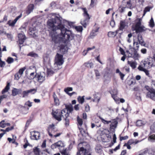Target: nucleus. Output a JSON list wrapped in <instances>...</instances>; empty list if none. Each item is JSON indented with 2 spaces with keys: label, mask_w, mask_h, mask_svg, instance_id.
<instances>
[{
  "label": "nucleus",
  "mask_w": 155,
  "mask_h": 155,
  "mask_svg": "<svg viewBox=\"0 0 155 155\" xmlns=\"http://www.w3.org/2000/svg\"><path fill=\"white\" fill-rule=\"evenodd\" d=\"M150 26L151 27H153L154 26V22L153 18H151L149 22Z\"/></svg>",
  "instance_id": "50"
},
{
  "label": "nucleus",
  "mask_w": 155,
  "mask_h": 155,
  "mask_svg": "<svg viewBox=\"0 0 155 155\" xmlns=\"http://www.w3.org/2000/svg\"><path fill=\"white\" fill-rule=\"evenodd\" d=\"M146 123V121L139 120L136 121V125L137 127H141L145 125Z\"/></svg>",
  "instance_id": "24"
},
{
  "label": "nucleus",
  "mask_w": 155,
  "mask_h": 155,
  "mask_svg": "<svg viewBox=\"0 0 155 155\" xmlns=\"http://www.w3.org/2000/svg\"><path fill=\"white\" fill-rule=\"evenodd\" d=\"M25 105H27L29 107L32 106V103L31 102L29 101H28L25 103Z\"/></svg>",
  "instance_id": "62"
},
{
  "label": "nucleus",
  "mask_w": 155,
  "mask_h": 155,
  "mask_svg": "<svg viewBox=\"0 0 155 155\" xmlns=\"http://www.w3.org/2000/svg\"><path fill=\"white\" fill-rule=\"evenodd\" d=\"M78 128L79 129V130L81 134L83 136H85L86 134L87 133V132L86 130H84L82 128H81L78 126Z\"/></svg>",
  "instance_id": "39"
},
{
  "label": "nucleus",
  "mask_w": 155,
  "mask_h": 155,
  "mask_svg": "<svg viewBox=\"0 0 155 155\" xmlns=\"http://www.w3.org/2000/svg\"><path fill=\"white\" fill-rule=\"evenodd\" d=\"M7 61L8 64L11 63L13 62L14 59L12 58L9 57L8 58Z\"/></svg>",
  "instance_id": "56"
},
{
  "label": "nucleus",
  "mask_w": 155,
  "mask_h": 155,
  "mask_svg": "<svg viewBox=\"0 0 155 155\" xmlns=\"http://www.w3.org/2000/svg\"><path fill=\"white\" fill-rule=\"evenodd\" d=\"M143 66V64L141 62V65L139 66L138 68V69L140 71H143L146 69L144 68V67Z\"/></svg>",
  "instance_id": "46"
},
{
  "label": "nucleus",
  "mask_w": 155,
  "mask_h": 155,
  "mask_svg": "<svg viewBox=\"0 0 155 155\" xmlns=\"http://www.w3.org/2000/svg\"><path fill=\"white\" fill-rule=\"evenodd\" d=\"M100 119L101 120L102 122L104 124H108L111 122V121H107L105 120L102 118L100 117Z\"/></svg>",
  "instance_id": "48"
},
{
  "label": "nucleus",
  "mask_w": 155,
  "mask_h": 155,
  "mask_svg": "<svg viewBox=\"0 0 155 155\" xmlns=\"http://www.w3.org/2000/svg\"><path fill=\"white\" fill-rule=\"evenodd\" d=\"M18 43L20 45L23 44L26 39L25 35L22 33H20L18 34Z\"/></svg>",
  "instance_id": "13"
},
{
  "label": "nucleus",
  "mask_w": 155,
  "mask_h": 155,
  "mask_svg": "<svg viewBox=\"0 0 155 155\" xmlns=\"http://www.w3.org/2000/svg\"><path fill=\"white\" fill-rule=\"evenodd\" d=\"M138 51L136 49L133 50V54L130 53L128 51H126V55L128 58H131L135 60H138L140 57V55L138 52Z\"/></svg>",
  "instance_id": "6"
},
{
  "label": "nucleus",
  "mask_w": 155,
  "mask_h": 155,
  "mask_svg": "<svg viewBox=\"0 0 155 155\" xmlns=\"http://www.w3.org/2000/svg\"><path fill=\"white\" fill-rule=\"evenodd\" d=\"M122 5L127 8H131L132 6L130 0H123Z\"/></svg>",
  "instance_id": "17"
},
{
  "label": "nucleus",
  "mask_w": 155,
  "mask_h": 155,
  "mask_svg": "<svg viewBox=\"0 0 155 155\" xmlns=\"http://www.w3.org/2000/svg\"><path fill=\"white\" fill-rule=\"evenodd\" d=\"M77 121L79 126H81L83 124V121L82 119L79 118L78 116L77 117Z\"/></svg>",
  "instance_id": "49"
},
{
  "label": "nucleus",
  "mask_w": 155,
  "mask_h": 155,
  "mask_svg": "<svg viewBox=\"0 0 155 155\" xmlns=\"http://www.w3.org/2000/svg\"><path fill=\"white\" fill-rule=\"evenodd\" d=\"M82 9L83 11V15L84 19L81 20V23L84 27L86 28L88 24L90 17L87 13L86 9L85 8H83Z\"/></svg>",
  "instance_id": "4"
},
{
  "label": "nucleus",
  "mask_w": 155,
  "mask_h": 155,
  "mask_svg": "<svg viewBox=\"0 0 155 155\" xmlns=\"http://www.w3.org/2000/svg\"><path fill=\"white\" fill-rule=\"evenodd\" d=\"M53 97L54 99V102L55 104L56 105H59V101L58 98L57 97L55 93L54 92L53 93Z\"/></svg>",
  "instance_id": "31"
},
{
  "label": "nucleus",
  "mask_w": 155,
  "mask_h": 155,
  "mask_svg": "<svg viewBox=\"0 0 155 155\" xmlns=\"http://www.w3.org/2000/svg\"><path fill=\"white\" fill-rule=\"evenodd\" d=\"M151 8L149 6H147L145 7V8H144V10H143V14L142 17H143V16H144L145 15L146 12H150Z\"/></svg>",
  "instance_id": "40"
},
{
  "label": "nucleus",
  "mask_w": 155,
  "mask_h": 155,
  "mask_svg": "<svg viewBox=\"0 0 155 155\" xmlns=\"http://www.w3.org/2000/svg\"><path fill=\"white\" fill-rule=\"evenodd\" d=\"M62 18L57 17L48 20L47 26L51 30L50 35L52 41L55 43L65 42L67 40H72L74 35L71 31L65 28L61 24Z\"/></svg>",
  "instance_id": "1"
},
{
  "label": "nucleus",
  "mask_w": 155,
  "mask_h": 155,
  "mask_svg": "<svg viewBox=\"0 0 155 155\" xmlns=\"http://www.w3.org/2000/svg\"><path fill=\"white\" fill-rule=\"evenodd\" d=\"M22 15L21 14L19 15L16 17V18L14 20H9L8 22V24L9 25V26H14L15 24L16 23L17 21L21 17Z\"/></svg>",
  "instance_id": "15"
},
{
  "label": "nucleus",
  "mask_w": 155,
  "mask_h": 155,
  "mask_svg": "<svg viewBox=\"0 0 155 155\" xmlns=\"http://www.w3.org/2000/svg\"><path fill=\"white\" fill-rule=\"evenodd\" d=\"M110 92L111 96L117 103H119V98L117 97L118 91L117 88H114L113 89L110 91Z\"/></svg>",
  "instance_id": "9"
},
{
  "label": "nucleus",
  "mask_w": 155,
  "mask_h": 155,
  "mask_svg": "<svg viewBox=\"0 0 155 155\" xmlns=\"http://www.w3.org/2000/svg\"><path fill=\"white\" fill-rule=\"evenodd\" d=\"M5 121L2 120L0 122V127L4 128L6 127V124L4 123Z\"/></svg>",
  "instance_id": "54"
},
{
  "label": "nucleus",
  "mask_w": 155,
  "mask_h": 155,
  "mask_svg": "<svg viewBox=\"0 0 155 155\" xmlns=\"http://www.w3.org/2000/svg\"><path fill=\"white\" fill-rule=\"evenodd\" d=\"M140 44L139 43H138V41H137L135 39H134L133 46L136 48V49H137V50H138Z\"/></svg>",
  "instance_id": "35"
},
{
  "label": "nucleus",
  "mask_w": 155,
  "mask_h": 155,
  "mask_svg": "<svg viewBox=\"0 0 155 155\" xmlns=\"http://www.w3.org/2000/svg\"><path fill=\"white\" fill-rule=\"evenodd\" d=\"M104 133L107 134H106V136L105 138L107 139L105 141H104V142H108L111 139V136L110 134V132L107 129H105L104 130Z\"/></svg>",
  "instance_id": "22"
},
{
  "label": "nucleus",
  "mask_w": 155,
  "mask_h": 155,
  "mask_svg": "<svg viewBox=\"0 0 155 155\" xmlns=\"http://www.w3.org/2000/svg\"><path fill=\"white\" fill-rule=\"evenodd\" d=\"M137 41L141 45L144 46L145 45V44L143 41V37L140 34H138L137 36Z\"/></svg>",
  "instance_id": "23"
},
{
  "label": "nucleus",
  "mask_w": 155,
  "mask_h": 155,
  "mask_svg": "<svg viewBox=\"0 0 155 155\" xmlns=\"http://www.w3.org/2000/svg\"><path fill=\"white\" fill-rule=\"evenodd\" d=\"M119 30H117L115 31H109L108 33V35L110 37H114L119 33Z\"/></svg>",
  "instance_id": "27"
},
{
  "label": "nucleus",
  "mask_w": 155,
  "mask_h": 155,
  "mask_svg": "<svg viewBox=\"0 0 155 155\" xmlns=\"http://www.w3.org/2000/svg\"><path fill=\"white\" fill-rule=\"evenodd\" d=\"M94 98L96 100L97 103H98L100 99V94L98 93H96L94 95Z\"/></svg>",
  "instance_id": "36"
},
{
  "label": "nucleus",
  "mask_w": 155,
  "mask_h": 155,
  "mask_svg": "<svg viewBox=\"0 0 155 155\" xmlns=\"http://www.w3.org/2000/svg\"><path fill=\"white\" fill-rule=\"evenodd\" d=\"M75 29L77 31L80 32L82 31L83 30L82 27L81 26H76L75 27Z\"/></svg>",
  "instance_id": "52"
},
{
  "label": "nucleus",
  "mask_w": 155,
  "mask_h": 155,
  "mask_svg": "<svg viewBox=\"0 0 155 155\" xmlns=\"http://www.w3.org/2000/svg\"><path fill=\"white\" fill-rule=\"evenodd\" d=\"M29 93H31L32 94H34L36 91V90L35 89H31L28 90Z\"/></svg>",
  "instance_id": "60"
},
{
  "label": "nucleus",
  "mask_w": 155,
  "mask_h": 155,
  "mask_svg": "<svg viewBox=\"0 0 155 155\" xmlns=\"http://www.w3.org/2000/svg\"><path fill=\"white\" fill-rule=\"evenodd\" d=\"M44 63L45 64H49L50 63V59L47 55L44 56L43 58Z\"/></svg>",
  "instance_id": "29"
},
{
  "label": "nucleus",
  "mask_w": 155,
  "mask_h": 155,
  "mask_svg": "<svg viewBox=\"0 0 155 155\" xmlns=\"http://www.w3.org/2000/svg\"><path fill=\"white\" fill-rule=\"evenodd\" d=\"M30 134L31 139L37 140L40 139V134L39 132L34 131L31 132Z\"/></svg>",
  "instance_id": "12"
},
{
  "label": "nucleus",
  "mask_w": 155,
  "mask_h": 155,
  "mask_svg": "<svg viewBox=\"0 0 155 155\" xmlns=\"http://www.w3.org/2000/svg\"><path fill=\"white\" fill-rule=\"evenodd\" d=\"M90 110V107L88 104H86L85 106V110L86 112H88Z\"/></svg>",
  "instance_id": "59"
},
{
  "label": "nucleus",
  "mask_w": 155,
  "mask_h": 155,
  "mask_svg": "<svg viewBox=\"0 0 155 155\" xmlns=\"http://www.w3.org/2000/svg\"><path fill=\"white\" fill-rule=\"evenodd\" d=\"M127 63L132 69H134L136 68L137 63L135 61H128Z\"/></svg>",
  "instance_id": "28"
},
{
  "label": "nucleus",
  "mask_w": 155,
  "mask_h": 155,
  "mask_svg": "<svg viewBox=\"0 0 155 155\" xmlns=\"http://www.w3.org/2000/svg\"><path fill=\"white\" fill-rule=\"evenodd\" d=\"M9 83H8L5 87V88L2 91V94H4L6 92H7L9 90L10 87H9Z\"/></svg>",
  "instance_id": "38"
},
{
  "label": "nucleus",
  "mask_w": 155,
  "mask_h": 155,
  "mask_svg": "<svg viewBox=\"0 0 155 155\" xmlns=\"http://www.w3.org/2000/svg\"><path fill=\"white\" fill-rule=\"evenodd\" d=\"M34 5L33 4H31L28 5L27 7L28 9L26 11V14L29 15L31 12L33 11L34 9Z\"/></svg>",
  "instance_id": "26"
},
{
  "label": "nucleus",
  "mask_w": 155,
  "mask_h": 155,
  "mask_svg": "<svg viewBox=\"0 0 155 155\" xmlns=\"http://www.w3.org/2000/svg\"><path fill=\"white\" fill-rule=\"evenodd\" d=\"M126 8H127L121 5L119 7V10L120 12L123 13L125 11Z\"/></svg>",
  "instance_id": "44"
},
{
  "label": "nucleus",
  "mask_w": 155,
  "mask_h": 155,
  "mask_svg": "<svg viewBox=\"0 0 155 155\" xmlns=\"http://www.w3.org/2000/svg\"><path fill=\"white\" fill-rule=\"evenodd\" d=\"M25 69V67H23L19 70L18 72L16 73L15 75V79L18 80L21 77L23 74L24 71Z\"/></svg>",
  "instance_id": "16"
},
{
  "label": "nucleus",
  "mask_w": 155,
  "mask_h": 155,
  "mask_svg": "<svg viewBox=\"0 0 155 155\" xmlns=\"http://www.w3.org/2000/svg\"><path fill=\"white\" fill-rule=\"evenodd\" d=\"M21 90L17 89H14L12 91V94L13 96H15L20 93Z\"/></svg>",
  "instance_id": "34"
},
{
  "label": "nucleus",
  "mask_w": 155,
  "mask_h": 155,
  "mask_svg": "<svg viewBox=\"0 0 155 155\" xmlns=\"http://www.w3.org/2000/svg\"><path fill=\"white\" fill-rule=\"evenodd\" d=\"M82 144H83L82 147L78 149L77 155H91L88 151L89 145L86 142H83L82 143H79L78 146H81Z\"/></svg>",
  "instance_id": "2"
},
{
  "label": "nucleus",
  "mask_w": 155,
  "mask_h": 155,
  "mask_svg": "<svg viewBox=\"0 0 155 155\" xmlns=\"http://www.w3.org/2000/svg\"><path fill=\"white\" fill-rule=\"evenodd\" d=\"M28 55L34 57H38V55L37 54L33 52H31L30 53H29L28 54Z\"/></svg>",
  "instance_id": "47"
},
{
  "label": "nucleus",
  "mask_w": 155,
  "mask_h": 155,
  "mask_svg": "<svg viewBox=\"0 0 155 155\" xmlns=\"http://www.w3.org/2000/svg\"><path fill=\"white\" fill-rule=\"evenodd\" d=\"M84 65L87 68H92L93 66V64L91 62L86 63H84Z\"/></svg>",
  "instance_id": "45"
},
{
  "label": "nucleus",
  "mask_w": 155,
  "mask_h": 155,
  "mask_svg": "<svg viewBox=\"0 0 155 155\" xmlns=\"http://www.w3.org/2000/svg\"><path fill=\"white\" fill-rule=\"evenodd\" d=\"M64 119L65 120V125L66 127H68L69 125V120L68 118Z\"/></svg>",
  "instance_id": "53"
},
{
  "label": "nucleus",
  "mask_w": 155,
  "mask_h": 155,
  "mask_svg": "<svg viewBox=\"0 0 155 155\" xmlns=\"http://www.w3.org/2000/svg\"><path fill=\"white\" fill-rule=\"evenodd\" d=\"M110 25L113 28L114 27L115 25V22L113 19L111 20L110 22Z\"/></svg>",
  "instance_id": "57"
},
{
  "label": "nucleus",
  "mask_w": 155,
  "mask_h": 155,
  "mask_svg": "<svg viewBox=\"0 0 155 155\" xmlns=\"http://www.w3.org/2000/svg\"><path fill=\"white\" fill-rule=\"evenodd\" d=\"M148 149L146 148L141 150L138 155H144L146 154L148 151Z\"/></svg>",
  "instance_id": "41"
},
{
  "label": "nucleus",
  "mask_w": 155,
  "mask_h": 155,
  "mask_svg": "<svg viewBox=\"0 0 155 155\" xmlns=\"http://www.w3.org/2000/svg\"><path fill=\"white\" fill-rule=\"evenodd\" d=\"M111 124L110 125V128L115 130L118 124V122L117 120L114 119L111 120Z\"/></svg>",
  "instance_id": "21"
},
{
  "label": "nucleus",
  "mask_w": 155,
  "mask_h": 155,
  "mask_svg": "<svg viewBox=\"0 0 155 155\" xmlns=\"http://www.w3.org/2000/svg\"><path fill=\"white\" fill-rule=\"evenodd\" d=\"M51 147L53 149L58 148L60 150L63 149L62 151H60L61 154L63 155H70L66 149L64 150V143L61 141H59L52 144Z\"/></svg>",
  "instance_id": "3"
},
{
  "label": "nucleus",
  "mask_w": 155,
  "mask_h": 155,
  "mask_svg": "<svg viewBox=\"0 0 155 155\" xmlns=\"http://www.w3.org/2000/svg\"><path fill=\"white\" fill-rule=\"evenodd\" d=\"M141 21L142 19L140 18H138L137 20V22L135 25V30L137 33L142 32L145 30V28L144 26H141Z\"/></svg>",
  "instance_id": "7"
},
{
  "label": "nucleus",
  "mask_w": 155,
  "mask_h": 155,
  "mask_svg": "<svg viewBox=\"0 0 155 155\" xmlns=\"http://www.w3.org/2000/svg\"><path fill=\"white\" fill-rule=\"evenodd\" d=\"M14 136H13V139H12L10 138H8V140L9 141V142H12L13 143H14L15 142V140L14 139Z\"/></svg>",
  "instance_id": "63"
},
{
  "label": "nucleus",
  "mask_w": 155,
  "mask_h": 155,
  "mask_svg": "<svg viewBox=\"0 0 155 155\" xmlns=\"http://www.w3.org/2000/svg\"><path fill=\"white\" fill-rule=\"evenodd\" d=\"M73 90V88L71 87H68L65 88L64 89V91L68 94L70 96L74 94H76V93L75 92H73L71 93H69V91H71Z\"/></svg>",
  "instance_id": "25"
},
{
  "label": "nucleus",
  "mask_w": 155,
  "mask_h": 155,
  "mask_svg": "<svg viewBox=\"0 0 155 155\" xmlns=\"http://www.w3.org/2000/svg\"><path fill=\"white\" fill-rule=\"evenodd\" d=\"M33 152L35 155H40V150L38 147H35L33 149Z\"/></svg>",
  "instance_id": "32"
},
{
  "label": "nucleus",
  "mask_w": 155,
  "mask_h": 155,
  "mask_svg": "<svg viewBox=\"0 0 155 155\" xmlns=\"http://www.w3.org/2000/svg\"><path fill=\"white\" fill-rule=\"evenodd\" d=\"M149 141L151 142H154L155 141V135L153 134L150 136L148 139Z\"/></svg>",
  "instance_id": "42"
},
{
  "label": "nucleus",
  "mask_w": 155,
  "mask_h": 155,
  "mask_svg": "<svg viewBox=\"0 0 155 155\" xmlns=\"http://www.w3.org/2000/svg\"><path fill=\"white\" fill-rule=\"evenodd\" d=\"M37 75L36 74V71H34L31 72L28 77V78L30 79H33L35 77H37Z\"/></svg>",
  "instance_id": "37"
},
{
  "label": "nucleus",
  "mask_w": 155,
  "mask_h": 155,
  "mask_svg": "<svg viewBox=\"0 0 155 155\" xmlns=\"http://www.w3.org/2000/svg\"><path fill=\"white\" fill-rule=\"evenodd\" d=\"M127 27V23L123 21H121L120 22V26L119 29L120 30L123 31L124 29L126 28Z\"/></svg>",
  "instance_id": "20"
},
{
  "label": "nucleus",
  "mask_w": 155,
  "mask_h": 155,
  "mask_svg": "<svg viewBox=\"0 0 155 155\" xmlns=\"http://www.w3.org/2000/svg\"><path fill=\"white\" fill-rule=\"evenodd\" d=\"M153 60L152 58L149 57L144 61H142V63L143 64V66L145 68L150 69L155 66V64L153 63Z\"/></svg>",
  "instance_id": "5"
},
{
  "label": "nucleus",
  "mask_w": 155,
  "mask_h": 155,
  "mask_svg": "<svg viewBox=\"0 0 155 155\" xmlns=\"http://www.w3.org/2000/svg\"><path fill=\"white\" fill-rule=\"evenodd\" d=\"M148 92L147 93L146 97L155 101V90L151 88L147 89Z\"/></svg>",
  "instance_id": "10"
},
{
  "label": "nucleus",
  "mask_w": 155,
  "mask_h": 155,
  "mask_svg": "<svg viewBox=\"0 0 155 155\" xmlns=\"http://www.w3.org/2000/svg\"><path fill=\"white\" fill-rule=\"evenodd\" d=\"M98 29H96L95 30H93L90 34V37L91 38H93L96 36L97 34V32L98 31Z\"/></svg>",
  "instance_id": "33"
},
{
  "label": "nucleus",
  "mask_w": 155,
  "mask_h": 155,
  "mask_svg": "<svg viewBox=\"0 0 155 155\" xmlns=\"http://www.w3.org/2000/svg\"><path fill=\"white\" fill-rule=\"evenodd\" d=\"M64 62L63 55L57 53L55 57L54 64L60 66L62 65Z\"/></svg>",
  "instance_id": "8"
},
{
  "label": "nucleus",
  "mask_w": 155,
  "mask_h": 155,
  "mask_svg": "<svg viewBox=\"0 0 155 155\" xmlns=\"http://www.w3.org/2000/svg\"><path fill=\"white\" fill-rule=\"evenodd\" d=\"M95 72L96 77H97V79H98L99 78V77L100 76L99 72L97 70H95Z\"/></svg>",
  "instance_id": "64"
},
{
  "label": "nucleus",
  "mask_w": 155,
  "mask_h": 155,
  "mask_svg": "<svg viewBox=\"0 0 155 155\" xmlns=\"http://www.w3.org/2000/svg\"><path fill=\"white\" fill-rule=\"evenodd\" d=\"M94 48V47H93V48H87V51H84L83 52V54L84 53V52H85V54H84V55H86V54H87V51L90 50H91Z\"/></svg>",
  "instance_id": "61"
},
{
  "label": "nucleus",
  "mask_w": 155,
  "mask_h": 155,
  "mask_svg": "<svg viewBox=\"0 0 155 155\" xmlns=\"http://www.w3.org/2000/svg\"><path fill=\"white\" fill-rule=\"evenodd\" d=\"M29 93L28 90L26 91H23V97H25L26 96L28 95V94Z\"/></svg>",
  "instance_id": "58"
},
{
  "label": "nucleus",
  "mask_w": 155,
  "mask_h": 155,
  "mask_svg": "<svg viewBox=\"0 0 155 155\" xmlns=\"http://www.w3.org/2000/svg\"><path fill=\"white\" fill-rule=\"evenodd\" d=\"M47 130L49 136L51 137H53L54 133L57 131V129L55 127L54 125L53 124L49 126Z\"/></svg>",
  "instance_id": "11"
},
{
  "label": "nucleus",
  "mask_w": 155,
  "mask_h": 155,
  "mask_svg": "<svg viewBox=\"0 0 155 155\" xmlns=\"http://www.w3.org/2000/svg\"><path fill=\"white\" fill-rule=\"evenodd\" d=\"M66 109L68 110V112L69 111L70 112H71L73 109V107L71 105L67 107Z\"/></svg>",
  "instance_id": "55"
},
{
  "label": "nucleus",
  "mask_w": 155,
  "mask_h": 155,
  "mask_svg": "<svg viewBox=\"0 0 155 155\" xmlns=\"http://www.w3.org/2000/svg\"><path fill=\"white\" fill-rule=\"evenodd\" d=\"M47 73L48 75H51L54 73V71L51 68H47Z\"/></svg>",
  "instance_id": "51"
},
{
  "label": "nucleus",
  "mask_w": 155,
  "mask_h": 155,
  "mask_svg": "<svg viewBox=\"0 0 155 155\" xmlns=\"http://www.w3.org/2000/svg\"><path fill=\"white\" fill-rule=\"evenodd\" d=\"M60 113L61 118H67L69 116V113L68 112V110L66 109H64L62 110Z\"/></svg>",
  "instance_id": "19"
},
{
  "label": "nucleus",
  "mask_w": 155,
  "mask_h": 155,
  "mask_svg": "<svg viewBox=\"0 0 155 155\" xmlns=\"http://www.w3.org/2000/svg\"><path fill=\"white\" fill-rule=\"evenodd\" d=\"M45 74L44 73L37 74L36 77L38 81L41 83H42L45 80Z\"/></svg>",
  "instance_id": "18"
},
{
  "label": "nucleus",
  "mask_w": 155,
  "mask_h": 155,
  "mask_svg": "<svg viewBox=\"0 0 155 155\" xmlns=\"http://www.w3.org/2000/svg\"><path fill=\"white\" fill-rule=\"evenodd\" d=\"M84 96H83V97L79 96L78 97V101L81 104H82L84 101Z\"/></svg>",
  "instance_id": "43"
},
{
  "label": "nucleus",
  "mask_w": 155,
  "mask_h": 155,
  "mask_svg": "<svg viewBox=\"0 0 155 155\" xmlns=\"http://www.w3.org/2000/svg\"><path fill=\"white\" fill-rule=\"evenodd\" d=\"M142 140H134L133 139H130L128 141V144H129L130 145H131L132 144H136L142 141Z\"/></svg>",
  "instance_id": "30"
},
{
  "label": "nucleus",
  "mask_w": 155,
  "mask_h": 155,
  "mask_svg": "<svg viewBox=\"0 0 155 155\" xmlns=\"http://www.w3.org/2000/svg\"><path fill=\"white\" fill-rule=\"evenodd\" d=\"M52 114L54 118L58 120V121H60L62 119L61 117V113L60 112L57 110L55 111H52Z\"/></svg>",
  "instance_id": "14"
}]
</instances>
